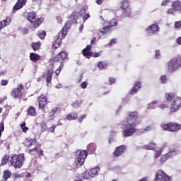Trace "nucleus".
<instances>
[{"instance_id":"obj_1","label":"nucleus","mask_w":181,"mask_h":181,"mask_svg":"<svg viewBox=\"0 0 181 181\" xmlns=\"http://www.w3.org/2000/svg\"><path fill=\"white\" fill-rule=\"evenodd\" d=\"M139 117V114L136 111L128 114L126 122L121 126L124 137L132 136L136 132V119Z\"/></svg>"},{"instance_id":"obj_2","label":"nucleus","mask_w":181,"mask_h":181,"mask_svg":"<svg viewBox=\"0 0 181 181\" xmlns=\"http://www.w3.org/2000/svg\"><path fill=\"white\" fill-rule=\"evenodd\" d=\"M165 98L170 103V112H177L181 108V98L173 93L165 94Z\"/></svg>"},{"instance_id":"obj_3","label":"nucleus","mask_w":181,"mask_h":181,"mask_svg":"<svg viewBox=\"0 0 181 181\" xmlns=\"http://www.w3.org/2000/svg\"><path fill=\"white\" fill-rule=\"evenodd\" d=\"M88 153L86 150H78L75 152V166L76 168H81L83 165H84V162H86V158Z\"/></svg>"},{"instance_id":"obj_4","label":"nucleus","mask_w":181,"mask_h":181,"mask_svg":"<svg viewBox=\"0 0 181 181\" xmlns=\"http://www.w3.org/2000/svg\"><path fill=\"white\" fill-rule=\"evenodd\" d=\"M9 162L11 166H13L15 169H21L25 162V154H14L10 158Z\"/></svg>"},{"instance_id":"obj_5","label":"nucleus","mask_w":181,"mask_h":181,"mask_svg":"<svg viewBox=\"0 0 181 181\" xmlns=\"http://www.w3.org/2000/svg\"><path fill=\"white\" fill-rule=\"evenodd\" d=\"M37 100L38 102V109L42 112H49L50 108L47 106V104H49L47 96L41 95L37 97Z\"/></svg>"},{"instance_id":"obj_6","label":"nucleus","mask_w":181,"mask_h":181,"mask_svg":"<svg viewBox=\"0 0 181 181\" xmlns=\"http://www.w3.org/2000/svg\"><path fill=\"white\" fill-rule=\"evenodd\" d=\"M117 26H118V19L112 18L108 21V25H105L99 32L104 36V35H107V33H111V29H112V28H117Z\"/></svg>"},{"instance_id":"obj_7","label":"nucleus","mask_w":181,"mask_h":181,"mask_svg":"<svg viewBox=\"0 0 181 181\" xmlns=\"http://www.w3.org/2000/svg\"><path fill=\"white\" fill-rule=\"evenodd\" d=\"M23 90H25V86L23 84L20 83L16 88H14L11 92V95L13 98H18V100H21L26 95L23 93Z\"/></svg>"},{"instance_id":"obj_8","label":"nucleus","mask_w":181,"mask_h":181,"mask_svg":"<svg viewBox=\"0 0 181 181\" xmlns=\"http://www.w3.org/2000/svg\"><path fill=\"white\" fill-rule=\"evenodd\" d=\"M120 8L122 13H124L125 16H131V13H132V7H131V2L129 0H123L120 3Z\"/></svg>"},{"instance_id":"obj_9","label":"nucleus","mask_w":181,"mask_h":181,"mask_svg":"<svg viewBox=\"0 0 181 181\" xmlns=\"http://www.w3.org/2000/svg\"><path fill=\"white\" fill-rule=\"evenodd\" d=\"M177 150L175 147H171L168 149V152L164 155L161 156L160 158V162L161 163H165L166 160H169V159H172L173 156H176L177 155Z\"/></svg>"},{"instance_id":"obj_10","label":"nucleus","mask_w":181,"mask_h":181,"mask_svg":"<svg viewBox=\"0 0 181 181\" xmlns=\"http://www.w3.org/2000/svg\"><path fill=\"white\" fill-rule=\"evenodd\" d=\"M27 19L30 22V23H33V28H39L40 25L42 24V18H37L36 14L35 12L31 11L29 12L27 15Z\"/></svg>"},{"instance_id":"obj_11","label":"nucleus","mask_w":181,"mask_h":181,"mask_svg":"<svg viewBox=\"0 0 181 181\" xmlns=\"http://www.w3.org/2000/svg\"><path fill=\"white\" fill-rule=\"evenodd\" d=\"M161 128L164 131H169L170 132H177V131H180L181 129V124L175 122H171L162 124Z\"/></svg>"},{"instance_id":"obj_12","label":"nucleus","mask_w":181,"mask_h":181,"mask_svg":"<svg viewBox=\"0 0 181 181\" xmlns=\"http://www.w3.org/2000/svg\"><path fill=\"white\" fill-rule=\"evenodd\" d=\"M160 30V27H159L158 23L151 24L146 29L148 36H152V35H155V33H159Z\"/></svg>"},{"instance_id":"obj_13","label":"nucleus","mask_w":181,"mask_h":181,"mask_svg":"<svg viewBox=\"0 0 181 181\" xmlns=\"http://www.w3.org/2000/svg\"><path fill=\"white\" fill-rule=\"evenodd\" d=\"M69 55L67 52L64 51H61L57 55L54 57V62H59L60 64H63V62L67 60Z\"/></svg>"},{"instance_id":"obj_14","label":"nucleus","mask_w":181,"mask_h":181,"mask_svg":"<svg viewBox=\"0 0 181 181\" xmlns=\"http://www.w3.org/2000/svg\"><path fill=\"white\" fill-rule=\"evenodd\" d=\"M155 181H171L170 177L167 175L163 170H158L156 175Z\"/></svg>"},{"instance_id":"obj_15","label":"nucleus","mask_w":181,"mask_h":181,"mask_svg":"<svg viewBox=\"0 0 181 181\" xmlns=\"http://www.w3.org/2000/svg\"><path fill=\"white\" fill-rule=\"evenodd\" d=\"M62 112V108L59 107H55L48 113V118L49 121H53L56 118L55 115H59Z\"/></svg>"},{"instance_id":"obj_16","label":"nucleus","mask_w":181,"mask_h":181,"mask_svg":"<svg viewBox=\"0 0 181 181\" xmlns=\"http://www.w3.org/2000/svg\"><path fill=\"white\" fill-rule=\"evenodd\" d=\"M179 66H177V64L175 61V59H172L168 63V71L170 73H174V71H177L179 70Z\"/></svg>"},{"instance_id":"obj_17","label":"nucleus","mask_w":181,"mask_h":181,"mask_svg":"<svg viewBox=\"0 0 181 181\" xmlns=\"http://www.w3.org/2000/svg\"><path fill=\"white\" fill-rule=\"evenodd\" d=\"M27 2L28 0H17V2L13 7V12H16L17 11L22 9V8L26 5Z\"/></svg>"},{"instance_id":"obj_18","label":"nucleus","mask_w":181,"mask_h":181,"mask_svg":"<svg viewBox=\"0 0 181 181\" xmlns=\"http://www.w3.org/2000/svg\"><path fill=\"white\" fill-rule=\"evenodd\" d=\"M127 151V147L124 145L119 146L115 148L114 152L115 158H118L121 156Z\"/></svg>"},{"instance_id":"obj_19","label":"nucleus","mask_w":181,"mask_h":181,"mask_svg":"<svg viewBox=\"0 0 181 181\" xmlns=\"http://www.w3.org/2000/svg\"><path fill=\"white\" fill-rule=\"evenodd\" d=\"M62 39L60 37V35H58L57 38L54 40L52 45V49L53 52H56L59 47L62 46Z\"/></svg>"},{"instance_id":"obj_20","label":"nucleus","mask_w":181,"mask_h":181,"mask_svg":"<svg viewBox=\"0 0 181 181\" xmlns=\"http://www.w3.org/2000/svg\"><path fill=\"white\" fill-rule=\"evenodd\" d=\"M87 9H88V7H87V6H85L78 12V15L79 16H81V18H83V22H85V21H87V19L90 18V15L86 13V11H87Z\"/></svg>"},{"instance_id":"obj_21","label":"nucleus","mask_w":181,"mask_h":181,"mask_svg":"<svg viewBox=\"0 0 181 181\" xmlns=\"http://www.w3.org/2000/svg\"><path fill=\"white\" fill-rule=\"evenodd\" d=\"M53 69H47L45 74L43 75L44 78H46L47 84L52 83V78H53Z\"/></svg>"},{"instance_id":"obj_22","label":"nucleus","mask_w":181,"mask_h":181,"mask_svg":"<svg viewBox=\"0 0 181 181\" xmlns=\"http://www.w3.org/2000/svg\"><path fill=\"white\" fill-rule=\"evenodd\" d=\"M141 82L139 81L136 82L134 87H132L129 90V94H130V95H134V94H136V93L139 91V89L141 88Z\"/></svg>"},{"instance_id":"obj_23","label":"nucleus","mask_w":181,"mask_h":181,"mask_svg":"<svg viewBox=\"0 0 181 181\" xmlns=\"http://www.w3.org/2000/svg\"><path fill=\"white\" fill-rule=\"evenodd\" d=\"M82 54L85 57H86V59H90L91 45H87L86 47L82 50Z\"/></svg>"},{"instance_id":"obj_24","label":"nucleus","mask_w":181,"mask_h":181,"mask_svg":"<svg viewBox=\"0 0 181 181\" xmlns=\"http://www.w3.org/2000/svg\"><path fill=\"white\" fill-rule=\"evenodd\" d=\"M66 119L68 121H76V119H78V114L76 112L69 113L66 116Z\"/></svg>"},{"instance_id":"obj_25","label":"nucleus","mask_w":181,"mask_h":181,"mask_svg":"<svg viewBox=\"0 0 181 181\" xmlns=\"http://www.w3.org/2000/svg\"><path fill=\"white\" fill-rule=\"evenodd\" d=\"M172 8H174L177 12L181 13V1L176 0L172 2Z\"/></svg>"},{"instance_id":"obj_26","label":"nucleus","mask_w":181,"mask_h":181,"mask_svg":"<svg viewBox=\"0 0 181 181\" xmlns=\"http://www.w3.org/2000/svg\"><path fill=\"white\" fill-rule=\"evenodd\" d=\"M30 60L33 62V63H36V62H39V60H40V55L35 52H31L30 54Z\"/></svg>"},{"instance_id":"obj_27","label":"nucleus","mask_w":181,"mask_h":181,"mask_svg":"<svg viewBox=\"0 0 181 181\" xmlns=\"http://www.w3.org/2000/svg\"><path fill=\"white\" fill-rule=\"evenodd\" d=\"M166 147H168V144L165 143L163 145L162 148H160L159 150L156 151L155 156H154L155 159H158V158H159V156L162 155V152H163V149H165V148Z\"/></svg>"},{"instance_id":"obj_28","label":"nucleus","mask_w":181,"mask_h":181,"mask_svg":"<svg viewBox=\"0 0 181 181\" xmlns=\"http://www.w3.org/2000/svg\"><path fill=\"white\" fill-rule=\"evenodd\" d=\"M27 115H30V117H35L36 108L33 106H30L27 110Z\"/></svg>"},{"instance_id":"obj_29","label":"nucleus","mask_w":181,"mask_h":181,"mask_svg":"<svg viewBox=\"0 0 181 181\" xmlns=\"http://www.w3.org/2000/svg\"><path fill=\"white\" fill-rule=\"evenodd\" d=\"M78 19V15L77 12H74L69 16V21H71L72 23H77Z\"/></svg>"},{"instance_id":"obj_30","label":"nucleus","mask_w":181,"mask_h":181,"mask_svg":"<svg viewBox=\"0 0 181 181\" xmlns=\"http://www.w3.org/2000/svg\"><path fill=\"white\" fill-rule=\"evenodd\" d=\"M10 158L11 156L9 155L6 154L1 159V166H5V165H6L8 162L11 160V159H9Z\"/></svg>"},{"instance_id":"obj_31","label":"nucleus","mask_w":181,"mask_h":181,"mask_svg":"<svg viewBox=\"0 0 181 181\" xmlns=\"http://www.w3.org/2000/svg\"><path fill=\"white\" fill-rule=\"evenodd\" d=\"M40 46H42V43H40V42L31 43V47L34 50V52L39 50L40 49Z\"/></svg>"},{"instance_id":"obj_32","label":"nucleus","mask_w":181,"mask_h":181,"mask_svg":"<svg viewBox=\"0 0 181 181\" xmlns=\"http://www.w3.org/2000/svg\"><path fill=\"white\" fill-rule=\"evenodd\" d=\"M156 146V144L155 143H150L147 145L143 146L144 149H147L148 151H152L153 148Z\"/></svg>"},{"instance_id":"obj_33","label":"nucleus","mask_w":181,"mask_h":181,"mask_svg":"<svg viewBox=\"0 0 181 181\" xmlns=\"http://www.w3.org/2000/svg\"><path fill=\"white\" fill-rule=\"evenodd\" d=\"M11 176H12V173H11V171H9V170H5L4 171L3 179H4L5 180H8V179H9Z\"/></svg>"},{"instance_id":"obj_34","label":"nucleus","mask_w":181,"mask_h":181,"mask_svg":"<svg viewBox=\"0 0 181 181\" xmlns=\"http://www.w3.org/2000/svg\"><path fill=\"white\" fill-rule=\"evenodd\" d=\"M100 172V167H95L91 169V177H95L97 175H98V173Z\"/></svg>"},{"instance_id":"obj_35","label":"nucleus","mask_w":181,"mask_h":181,"mask_svg":"<svg viewBox=\"0 0 181 181\" xmlns=\"http://www.w3.org/2000/svg\"><path fill=\"white\" fill-rule=\"evenodd\" d=\"M159 103L158 100H153L148 105L147 110H155V106Z\"/></svg>"},{"instance_id":"obj_36","label":"nucleus","mask_w":181,"mask_h":181,"mask_svg":"<svg viewBox=\"0 0 181 181\" xmlns=\"http://www.w3.org/2000/svg\"><path fill=\"white\" fill-rule=\"evenodd\" d=\"M67 31L68 30L66 28H62V30L59 33V36L62 37V39H64L66 36H67Z\"/></svg>"},{"instance_id":"obj_37","label":"nucleus","mask_w":181,"mask_h":181,"mask_svg":"<svg viewBox=\"0 0 181 181\" xmlns=\"http://www.w3.org/2000/svg\"><path fill=\"white\" fill-rule=\"evenodd\" d=\"M27 146L28 148H30V146H32L33 145V144H36V139H27Z\"/></svg>"},{"instance_id":"obj_38","label":"nucleus","mask_w":181,"mask_h":181,"mask_svg":"<svg viewBox=\"0 0 181 181\" xmlns=\"http://www.w3.org/2000/svg\"><path fill=\"white\" fill-rule=\"evenodd\" d=\"M41 132H45L47 131V122H42L40 124Z\"/></svg>"},{"instance_id":"obj_39","label":"nucleus","mask_w":181,"mask_h":181,"mask_svg":"<svg viewBox=\"0 0 181 181\" xmlns=\"http://www.w3.org/2000/svg\"><path fill=\"white\" fill-rule=\"evenodd\" d=\"M174 60L175 61V63H177V66H178V68L180 69V67H181V56L175 57Z\"/></svg>"},{"instance_id":"obj_40","label":"nucleus","mask_w":181,"mask_h":181,"mask_svg":"<svg viewBox=\"0 0 181 181\" xmlns=\"http://www.w3.org/2000/svg\"><path fill=\"white\" fill-rule=\"evenodd\" d=\"M176 10H175V8L172 7L171 8H169L167 11V13L168 15H173V16H175L176 15Z\"/></svg>"},{"instance_id":"obj_41","label":"nucleus","mask_w":181,"mask_h":181,"mask_svg":"<svg viewBox=\"0 0 181 181\" xmlns=\"http://www.w3.org/2000/svg\"><path fill=\"white\" fill-rule=\"evenodd\" d=\"M82 177L83 179L88 180L90 179V177H91V175H90V173H88V171H85L82 174Z\"/></svg>"},{"instance_id":"obj_42","label":"nucleus","mask_w":181,"mask_h":181,"mask_svg":"<svg viewBox=\"0 0 181 181\" xmlns=\"http://www.w3.org/2000/svg\"><path fill=\"white\" fill-rule=\"evenodd\" d=\"M73 23L69 21V20L68 21L66 22L65 25H64L63 28L64 29H66V30H69V29H70V28H71V24Z\"/></svg>"},{"instance_id":"obj_43","label":"nucleus","mask_w":181,"mask_h":181,"mask_svg":"<svg viewBox=\"0 0 181 181\" xmlns=\"http://www.w3.org/2000/svg\"><path fill=\"white\" fill-rule=\"evenodd\" d=\"M3 22L6 26H9V25H11V22H12V19L11 17H7L6 19L3 20Z\"/></svg>"},{"instance_id":"obj_44","label":"nucleus","mask_w":181,"mask_h":181,"mask_svg":"<svg viewBox=\"0 0 181 181\" xmlns=\"http://www.w3.org/2000/svg\"><path fill=\"white\" fill-rule=\"evenodd\" d=\"M21 129H23V132H28L29 131V127H26V122H23L21 124Z\"/></svg>"},{"instance_id":"obj_45","label":"nucleus","mask_w":181,"mask_h":181,"mask_svg":"<svg viewBox=\"0 0 181 181\" xmlns=\"http://www.w3.org/2000/svg\"><path fill=\"white\" fill-rule=\"evenodd\" d=\"M37 36L40 37V39L43 40V39H45V37H46V31H42L40 33H38Z\"/></svg>"},{"instance_id":"obj_46","label":"nucleus","mask_w":181,"mask_h":181,"mask_svg":"<svg viewBox=\"0 0 181 181\" xmlns=\"http://www.w3.org/2000/svg\"><path fill=\"white\" fill-rule=\"evenodd\" d=\"M98 67L100 69V70H104V69H105L107 67V65L103 62H100L98 63Z\"/></svg>"},{"instance_id":"obj_47","label":"nucleus","mask_w":181,"mask_h":181,"mask_svg":"<svg viewBox=\"0 0 181 181\" xmlns=\"http://www.w3.org/2000/svg\"><path fill=\"white\" fill-rule=\"evenodd\" d=\"M64 65L63 64H60L59 68L55 71V74L57 76H59V74H60V71H62V70L63 69Z\"/></svg>"},{"instance_id":"obj_48","label":"nucleus","mask_w":181,"mask_h":181,"mask_svg":"<svg viewBox=\"0 0 181 181\" xmlns=\"http://www.w3.org/2000/svg\"><path fill=\"white\" fill-rule=\"evenodd\" d=\"M175 29H181V21H176L174 24Z\"/></svg>"},{"instance_id":"obj_49","label":"nucleus","mask_w":181,"mask_h":181,"mask_svg":"<svg viewBox=\"0 0 181 181\" xmlns=\"http://www.w3.org/2000/svg\"><path fill=\"white\" fill-rule=\"evenodd\" d=\"M158 107L160 108V110H166V108L168 107V104L162 103V104L159 105L158 106Z\"/></svg>"},{"instance_id":"obj_50","label":"nucleus","mask_w":181,"mask_h":181,"mask_svg":"<svg viewBox=\"0 0 181 181\" xmlns=\"http://www.w3.org/2000/svg\"><path fill=\"white\" fill-rule=\"evenodd\" d=\"M59 124H52V127H50L49 129H48V131L49 132H54L55 129H56V127H58Z\"/></svg>"},{"instance_id":"obj_51","label":"nucleus","mask_w":181,"mask_h":181,"mask_svg":"<svg viewBox=\"0 0 181 181\" xmlns=\"http://www.w3.org/2000/svg\"><path fill=\"white\" fill-rule=\"evenodd\" d=\"M99 21L101 25H103V26H105V25H107V21H105V19H104V18L102 16H100Z\"/></svg>"},{"instance_id":"obj_52","label":"nucleus","mask_w":181,"mask_h":181,"mask_svg":"<svg viewBox=\"0 0 181 181\" xmlns=\"http://www.w3.org/2000/svg\"><path fill=\"white\" fill-rule=\"evenodd\" d=\"M160 80L163 84H165L166 83L168 78H166V76L162 75L160 78Z\"/></svg>"},{"instance_id":"obj_53","label":"nucleus","mask_w":181,"mask_h":181,"mask_svg":"<svg viewBox=\"0 0 181 181\" xmlns=\"http://www.w3.org/2000/svg\"><path fill=\"white\" fill-rule=\"evenodd\" d=\"M155 127L152 125L147 126L146 127L144 128V131L146 132H149V131H152V129H154Z\"/></svg>"},{"instance_id":"obj_54","label":"nucleus","mask_w":181,"mask_h":181,"mask_svg":"<svg viewBox=\"0 0 181 181\" xmlns=\"http://www.w3.org/2000/svg\"><path fill=\"white\" fill-rule=\"evenodd\" d=\"M137 135H142L144 134H146V132H145V129H139L136 132Z\"/></svg>"},{"instance_id":"obj_55","label":"nucleus","mask_w":181,"mask_h":181,"mask_svg":"<svg viewBox=\"0 0 181 181\" xmlns=\"http://www.w3.org/2000/svg\"><path fill=\"white\" fill-rule=\"evenodd\" d=\"M80 103L78 101H75L74 103H72V107H74V108H80Z\"/></svg>"},{"instance_id":"obj_56","label":"nucleus","mask_w":181,"mask_h":181,"mask_svg":"<svg viewBox=\"0 0 181 181\" xmlns=\"http://www.w3.org/2000/svg\"><path fill=\"white\" fill-rule=\"evenodd\" d=\"M86 117H87V115H81L79 118H78V122L81 123L83 122V119H85Z\"/></svg>"},{"instance_id":"obj_57","label":"nucleus","mask_w":181,"mask_h":181,"mask_svg":"<svg viewBox=\"0 0 181 181\" xmlns=\"http://www.w3.org/2000/svg\"><path fill=\"white\" fill-rule=\"evenodd\" d=\"M0 131L3 132L5 131V123L3 122H0Z\"/></svg>"},{"instance_id":"obj_58","label":"nucleus","mask_w":181,"mask_h":181,"mask_svg":"<svg viewBox=\"0 0 181 181\" xmlns=\"http://www.w3.org/2000/svg\"><path fill=\"white\" fill-rule=\"evenodd\" d=\"M155 57H156V59H160V50H158V49L156 50Z\"/></svg>"},{"instance_id":"obj_59","label":"nucleus","mask_w":181,"mask_h":181,"mask_svg":"<svg viewBox=\"0 0 181 181\" xmlns=\"http://www.w3.org/2000/svg\"><path fill=\"white\" fill-rule=\"evenodd\" d=\"M115 43H117V40H115V38H113L109 42V46H114V45H115Z\"/></svg>"},{"instance_id":"obj_60","label":"nucleus","mask_w":181,"mask_h":181,"mask_svg":"<svg viewBox=\"0 0 181 181\" xmlns=\"http://www.w3.org/2000/svg\"><path fill=\"white\" fill-rule=\"evenodd\" d=\"M6 25H5V23H4L3 21H0V30H2L4 28H6Z\"/></svg>"},{"instance_id":"obj_61","label":"nucleus","mask_w":181,"mask_h":181,"mask_svg":"<svg viewBox=\"0 0 181 181\" xmlns=\"http://www.w3.org/2000/svg\"><path fill=\"white\" fill-rule=\"evenodd\" d=\"M92 57H100V52H91Z\"/></svg>"},{"instance_id":"obj_62","label":"nucleus","mask_w":181,"mask_h":181,"mask_svg":"<svg viewBox=\"0 0 181 181\" xmlns=\"http://www.w3.org/2000/svg\"><path fill=\"white\" fill-rule=\"evenodd\" d=\"M8 83H9V81L3 79L1 81V86H7Z\"/></svg>"},{"instance_id":"obj_63","label":"nucleus","mask_w":181,"mask_h":181,"mask_svg":"<svg viewBox=\"0 0 181 181\" xmlns=\"http://www.w3.org/2000/svg\"><path fill=\"white\" fill-rule=\"evenodd\" d=\"M81 88H87V82H83L81 84Z\"/></svg>"},{"instance_id":"obj_64","label":"nucleus","mask_w":181,"mask_h":181,"mask_svg":"<svg viewBox=\"0 0 181 181\" xmlns=\"http://www.w3.org/2000/svg\"><path fill=\"white\" fill-rule=\"evenodd\" d=\"M56 20L59 23H62V22H63V19H62L61 16H57Z\"/></svg>"}]
</instances>
